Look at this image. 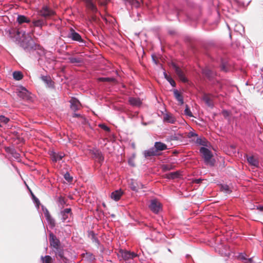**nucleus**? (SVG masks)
I'll use <instances>...</instances> for the list:
<instances>
[{
  "label": "nucleus",
  "mask_w": 263,
  "mask_h": 263,
  "mask_svg": "<svg viewBox=\"0 0 263 263\" xmlns=\"http://www.w3.org/2000/svg\"><path fill=\"white\" fill-rule=\"evenodd\" d=\"M37 13L40 16L44 18L45 20L49 19L56 14L55 11L47 5H44L37 11Z\"/></svg>",
  "instance_id": "f257e3e1"
},
{
  "label": "nucleus",
  "mask_w": 263,
  "mask_h": 263,
  "mask_svg": "<svg viewBox=\"0 0 263 263\" xmlns=\"http://www.w3.org/2000/svg\"><path fill=\"white\" fill-rule=\"evenodd\" d=\"M199 152L201 154L206 164L210 165V166L214 165V161L211 160V158L213 157V154L209 149L202 146L200 148Z\"/></svg>",
  "instance_id": "f03ea898"
},
{
  "label": "nucleus",
  "mask_w": 263,
  "mask_h": 263,
  "mask_svg": "<svg viewBox=\"0 0 263 263\" xmlns=\"http://www.w3.org/2000/svg\"><path fill=\"white\" fill-rule=\"evenodd\" d=\"M61 216V220L63 222H69L72 215L71 209L70 208H66L60 212Z\"/></svg>",
  "instance_id": "7ed1b4c3"
},
{
  "label": "nucleus",
  "mask_w": 263,
  "mask_h": 263,
  "mask_svg": "<svg viewBox=\"0 0 263 263\" xmlns=\"http://www.w3.org/2000/svg\"><path fill=\"white\" fill-rule=\"evenodd\" d=\"M149 208L153 213L157 214L161 210V204L157 199H154L151 200Z\"/></svg>",
  "instance_id": "20e7f679"
},
{
  "label": "nucleus",
  "mask_w": 263,
  "mask_h": 263,
  "mask_svg": "<svg viewBox=\"0 0 263 263\" xmlns=\"http://www.w3.org/2000/svg\"><path fill=\"white\" fill-rule=\"evenodd\" d=\"M67 37L71 39L74 41L85 43L81 36L78 33L76 32L72 28L70 29V31L67 35Z\"/></svg>",
  "instance_id": "39448f33"
},
{
  "label": "nucleus",
  "mask_w": 263,
  "mask_h": 263,
  "mask_svg": "<svg viewBox=\"0 0 263 263\" xmlns=\"http://www.w3.org/2000/svg\"><path fill=\"white\" fill-rule=\"evenodd\" d=\"M49 242L51 246L55 250L59 249L61 247V243L59 239L51 232L49 233Z\"/></svg>",
  "instance_id": "423d86ee"
},
{
  "label": "nucleus",
  "mask_w": 263,
  "mask_h": 263,
  "mask_svg": "<svg viewBox=\"0 0 263 263\" xmlns=\"http://www.w3.org/2000/svg\"><path fill=\"white\" fill-rule=\"evenodd\" d=\"M119 253L120 255H121L122 258L125 260L133 259L137 256L136 253L127 250H120Z\"/></svg>",
  "instance_id": "0eeeda50"
},
{
  "label": "nucleus",
  "mask_w": 263,
  "mask_h": 263,
  "mask_svg": "<svg viewBox=\"0 0 263 263\" xmlns=\"http://www.w3.org/2000/svg\"><path fill=\"white\" fill-rule=\"evenodd\" d=\"M17 96L23 100H29L30 98V93L26 88L22 86L18 88Z\"/></svg>",
  "instance_id": "6e6552de"
},
{
  "label": "nucleus",
  "mask_w": 263,
  "mask_h": 263,
  "mask_svg": "<svg viewBox=\"0 0 263 263\" xmlns=\"http://www.w3.org/2000/svg\"><path fill=\"white\" fill-rule=\"evenodd\" d=\"M172 66L173 68L174 69L176 74H177L180 80L184 82H186L187 79L185 78L183 73V72L182 71V70L178 66H177V65L174 63H172Z\"/></svg>",
  "instance_id": "1a4fd4ad"
},
{
  "label": "nucleus",
  "mask_w": 263,
  "mask_h": 263,
  "mask_svg": "<svg viewBox=\"0 0 263 263\" xmlns=\"http://www.w3.org/2000/svg\"><path fill=\"white\" fill-rule=\"evenodd\" d=\"M70 103V108L74 111L79 109L81 105L80 101L76 98H72L69 101Z\"/></svg>",
  "instance_id": "9d476101"
},
{
  "label": "nucleus",
  "mask_w": 263,
  "mask_h": 263,
  "mask_svg": "<svg viewBox=\"0 0 263 263\" xmlns=\"http://www.w3.org/2000/svg\"><path fill=\"white\" fill-rule=\"evenodd\" d=\"M83 1L85 3L87 8L92 12L97 13L98 12L97 8L92 0H83Z\"/></svg>",
  "instance_id": "9b49d317"
},
{
  "label": "nucleus",
  "mask_w": 263,
  "mask_h": 263,
  "mask_svg": "<svg viewBox=\"0 0 263 263\" xmlns=\"http://www.w3.org/2000/svg\"><path fill=\"white\" fill-rule=\"evenodd\" d=\"M28 37L25 39V40H23L20 42V45L22 47H23L25 50H26L30 47H31V45L30 43V41H31L32 39L31 37L29 35V34H27Z\"/></svg>",
  "instance_id": "f8f14e48"
},
{
  "label": "nucleus",
  "mask_w": 263,
  "mask_h": 263,
  "mask_svg": "<svg viewBox=\"0 0 263 263\" xmlns=\"http://www.w3.org/2000/svg\"><path fill=\"white\" fill-rule=\"evenodd\" d=\"M163 121L171 124H174L176 122L175 117L170 113H165L163 115Z\"/></svg>",
  "instance_id": "ddd939ff"
},
{
  "label": "nucleus",
  "mask_w": 263,
  "mask_h": 263,
  "mask_svg": "<svg viewBox=\"0 0 263 263\" xmlns=\"http://www.w3.org/2000/svg\"><path fill=\"white\" fill-rule=\"evenodd\" d=\"M143 155L145 158H147L158 155L159 154L156 153V148H154V147H152L149 149L144 151L143 152Z\"/></svg>",
  "instance_id": "4468645a"
},
{
  "label": "nucleus",
  "mask_w": 263,
  "mask_h": 263,
  "mask_svg": "<svg viewBox=\"0 0 263 263\" xmlns=\"http://www.w3.org/2000/svg\"><path fill=\"white\" fill-rule=\"evenodd\" d=\"M154 148H156V152L158 153V151H161L167 149V146L165 144L161 142H156Z\"/></svg>",
  "instance_id": "2eb2a0df"
},
{
  "label": "nucleus",
  "mask_w": 263,
  "mask_h": 263,
  "mask_svg": "<svg viewBox=\"0 0 263 263\" xmlns=\"http://www.w3.org/2000/svg\"><path fill=\"white\" fill-rule=\"evenodd\" d=\"M33 26L42 28L43 26L47 25L46 20L43 19H37L32 21Z\"/></svg>",
  "instance_id": "dca6fc26"
},
{
  "label": "nucleus",
  "mask_w": 263,
  "mask_h": 263,
  "mask_svg": "<svg viewBox=\"0 0 263 263\" xmlns=\"http://www.w3.org/2000/svg\"><path fill=\"white\" fill-rule=\"evenodd\" d=\"M231 25H234V30L235 32H239L240 34L244 32V28L240 23L232 22Z\"/></svg>",
  "instance_id": "f3484780"
},
{
  "label": "nucleus",
  "mask_w": 263,
  "mask_h": 263,
  "mask_svg": "<svg viewBox=\"0 0 263 263\" xmlns=\"http://www.w3.org/2000/svg\"><path fill=\"white\" fill-rule=\"evenodd\" d=\"M128 101L130 105L134 106H139L142 103L141 100L138 98H129Z\"/></svg>",
  "instance_id": "a211bd4d"
},
{
  "label": "nucleus",
  "mask_w": 263,
  "mask_h": 263,
  "mask_svg": "<svg viewBox=\"0 0 263 263\" xmlns=\"http://www.w3.org/2000/svg\"><path fill=\"white\" fill-rule=\"evenodd\" d=\"M41 79L49 87L53 86V82L51 80V78L49 76H41Z\"/></svg>",
  "instance_id": "6ab92c4d"
},
{
  "label": "nucleus",
  "mask_w": 263,
  "mask_h": 263,
  "mask_svg": "<svg viewBox=\"0 0 263 263\" xmlns=\"http://www.w3.org/2000/svg\"><path fill=\"white\" fill-rule=\"evenodd\" d=\"M130 187L133 191L138 192V189H142L143 187V185L140 182H137L132 180L130 184Z\"/></svg>",
  "instance_id": "aec40b11"
},
{
  "label": "nucleus",
  "mask_w": 263,
  "mask_h": 263,
  "mask_svg": "<svg viewBox=\"0 0 263 263\" xmlns=\"http://www.w3.org/2000/svg\"><path fill=\"white\" fill-rule=\"evenodd\" d=\"M16 21L19 24H22L24 23H30V20L24 15H17Z\"/></svg>",
  "instance_id": "412c9836"
},
{
  "label": "nucleus",
  "mask_w": 263,
  "mask_h": 263,
  "mask_svg": "<svg viewBox=\"0 0 263 263\" xmlns=\"http://www.w3.org/2000/svg\"><path fill=\"white\" fill-rule=\"evenodd\" d=\"M174 95L175 99L178 101L180 105H182L184 103L183 98L181 93L178 91L177 89L174 90Z\"/></svg>",
  "instance_id": "4be33fe9"
},
{
  "label": "nucleus",
  "mask_w": 263,
  "mask_h": 263,
  "mask_svg": "<svg viewBox=\"0 0 263 263\" xmlns=\"http://www.w3.org/2000/svg\"><path fill=\"white\" fill-rule=\"evenodd\" d=\"M122 195V192L121 190H116L111 193L110 197L115 201H118L120 199Z\"/></svg>",
  "instance_id": "5701e85b"
},
{
  "label": "nucleus",
  "mask_w": 263,
  "mask_h": 263,
  "mask_svg": "<svg viewBox=\"0 0 263 263\" xmlns=\"http://www.w3.org/2000/svg\"><path fill=\"white\" fill-rule=\"evenodd\" d=\"M248 163L252 166L258 167L259 165V162L258 160L255 158L253 156H248L247 158Z\"/></svg>",
  "instance_id": "b1692460"
},
{
  "label": "nucleus",
  "mask_w": 263,
  "mask_h": 263,
  "mask_svg": "<svg viewBox=\"0 0 263 263\" xmlns=\"http://www.w3.org/2000/svg\"><path fill=\"white\" fill-rule=\"evenodd\" d=\"M125 4L128 3L132 7H135L136 8L140 7L141 5V3L137 0H123Z\"/></svg>",
  "instance_id": "393cba45"
},
{
  "label": "nucleus",
  "mask_w": 263,
  "mask_h": 263,
  "mask_svg": "<svg viewBox=\"0 0 263 263\" xmlns=\"http://www.w3.org/2000/svg\"><path fill=\"white\" fill-rule=\"evenodd\" d=\"M196 143L204 146H208V141L204 137H198L196 140Z\"/></svg>",
  "instance_id": "a878e982"
},
{
  "label": "nucleus",
  "mask_w": 263,
  "mask_h": 263,
  "mask_svg": "<svg viewBox=\"0 0 263 263\" xmlns=\"http://www.w3.org/2000/svg\"><path fill=\"white\" fill-rule=\"evenodd\" d=\"M93 157L97 158L99 161L103 160V157L102 153L98 149H94L92 151Z\"/></svg>",
  "instance_id": "bb28decb"
},
{
  "label": "nucleus",
  "mask_w": 263,
  "mask_h": 263,
  "mask_svg": "<svg viewBox=\"0 0 263 263\" xmlns=\"http://www.w3.org/2000/svg\"><path fill=\"white\" fill-rule=\"evenodd\" d=\"M65 154L63 153H54L52 157V160L54 161H58L61 160L64 157Z\"/></svg>",
  "instance_id": "cd10ccee"
},
{
  "label": "nucleus",
  "mask_w": 263,
  "mask_h": 263,
  "mask_svg": "<svg viewBox=\"0 0 263 263\" xmlns=\"http://www.w3.org/2000/svg\"><path fill=\"white\" fill-rule=\"evenodd\" d=\"M163 75H164V78L170 83V84L173 87H175L176 85L175 82L170 76H169L167 74L166 72L165 71L163 72Z\"/></svg>",
  "instance_id": "c85d7f7f"
},
{
  "label": "nucleus",
  "mask_w": 263,
  "mask_h": 263,
  "mask_svg": "<svg viewBox=\"0 0 263 263\" xmlns=\"http://www.w3.org/2000/svg\"><path fill=\"white\" fill-rule=\"evenodd\" d=\"M13 77L15 80L19 81L23 78V75L21 71H15L13 72Z\"/></svg>",
  "instance_id": "c756f323"
},
{
  "label": "nucleus",
  "mask_w": 263,
  "mask_h": 263,
  "mask_svg": "<svg viewBox=\"0 0 263 263\" xmlns=\"http://www.w3.org/2000/svg\"><path fill=\"white\" fill-rule=\"evenodd\" d=\"M179 173L178 172H171L166 175V178L168 179H175L178 178Z\"/></svg>",
  "instance_id": "7c9ffc66"
},
{
  "label": "nucleus",
  "mask_w": 263,
  "mask_h": 263,
  "mask_svg": "<svg viewBox=\"0 0 263 263\" xmlns=\"http://www.w3.org/2000/svg\"><path fill=\"white\" fill-rule=\"evenodd\" d=\"M68 60L71 63H80L82 62V59L79 57H70Z\"/></svg>",
  "instance_id": "2f4dec72"
},
{
  "label": "nucleus",
  "mask_w": 263,
  "mask_h": 263,
  "mask_svg": "<svg viewBox=\"0 0 263 263\" xmlns=\"http://www.w3.org/2000/svg\"><path fill=\"white\" fill-rule=\"evenodd\" d=\"M57 202L59 204V206L61 207H63L64 204L66 203L65 198L61 196L58 197Z\"/></svg>",
  "instance_id": "473e14b6"
},
{
  "label": "nucleus",
  "mask_w": 263,
  "mask_h": 263,
  "mask_svg": "<svg viewBox=\"0 0 263 263\" xmlns=\"http://www.w3.org/2000/svg\"><path fill=\"white\" fill-rule=\"evenodd\" d=\"M221 190L226 194H230L231 192V190L230 189L229 186L227 184L222 185L221 186Z\"/></svg>",
  "instance_id": "72a5a7b5"
},
{
  "label": "nucleus",
  "mask_w": 263,
  "mask_h": 263,
  "mask_svg": "<svg viewBox=\"0 0 263 263\" xmlns=\"http://www.w3.org/2000/svg\"><path fill=\"white\" fill-rule=\"evenodd\" d=\"M98 80L101 82H114L115 81V79L112 78L102 77L99 78Z\"/></svg>",
  "instance_id": "f704fd0d"
},
{
  "label": "nucleus",
  "mask_w": 263,
  "mask_h": 263,
  "mask_svg": "<svg viewBox=\"0 0 263 263\" xmlns=\"http://www.w3.org/2000/svg\"><path fill=\"white\" fill-rule=\"evenodd\" d=\"M41 259H42L43 263H50L51 257L49 255H46L44 257L42 256Z\"/></svg>",
  "instance_id": "c9c22d12"
},
{
  "label": "nucleus",
  "mask_w": 263,
  "mask_h": 263,
  "mask_svg": "<svg viewBox=\"0 0 263 263\" xmlns=\"http://www.w3.org/2000/svg\"><path fill=\"white\" fill-rule=\"evenodd\" d=\"M184 114L190 117L193 116L190 109L187 105H186V107L184 109Z\"/></svg>",
  "instance_id": "e433bc0d"
},
{
  "label": "nucleus",
  "mask_w": 263,
  "mask_h": 263,
  "mask_svg": "<svg viewBox=\"0 0 263 263\" xmlns=\"http://www.w3.org/2000/svg\"><path fill=\"white\" fill-rule=\"evenodd\" d=\"M56 254H57L61 258H62L64 256V252L63 249L61 247L59 249H56L54 250Z\"/></svg>",
  "instance_id": "4c0bfd02"
},
{
  "label": "nucleus",
  "mask_w": 263,
  "mask_h": 263,
  "mask_svg": "<svg viewBox=\"0 0 263 263\" xmlns=\"http://www.w3.org/2000/svg\"><path fill=\"white\" fill-rule=\"evenodd\" d=\"M64 178L68 182H71L72 180V177L70 176V174L68 172H66V173H65L64 175Z\"/></svg>",
  "instance_id": "58836bf2"
},
{
  "label": "nucleus",
  "mask_w": 263,
  "mask_h": 263,
  "mask_svg": "<svg viewBox=\"0 0 263 263\" xmlns=\"http://www.w3.org/2000/svg\"><path fill=\"white\" fill-rule=\"evenodd\" d=\"M9 121V119L4 116H0V122L4 124H7Z\"/></svg>",
  "instance_id": "ea45409f"
},
{
  "label": "nucleus",
  "mask_w": 263,
  "mask_h": 263,
  "mask_svg": "<svg viewBox=\"0 0 263 263\" xmlns=\"http://www.w3.org/2000/svg\"><path fill=\"white\" fill-rule=\"evenodd\" d=\"M46 220L51 228H53L55 226L54 220L51 217L49 218L46 219Z\"/></svg>",
  "instance_id": "a19ab883"
},
{
  "label": "nucleus",
  "mask_w": 263,
  "mask_h": 263,
  "mask_svg": "<svg viewBox=\"0 0 263 263\" xmlns=\"http://www.w3.org/2000/svg\"><path fill=\"white\" fill-rule=\"evenodd\" d=\"M203 101L205 102V103L208 105L209 106H212L213 105L211 103V100L208 97H204L203 98Z\"/></svg>",
  "instance_id": "79ce46f5"
},
{
  "label": "nucleus",
  "mask_w": 263,
  "mask_h": 263,
  "mask_svg": "<svg viewBox=\"0 0 263 263\" xmlns=\"http://www.w3.org/2000/svg\"><path fill=\"white\" fill-rule=\"evenodd\" d=\"M162 169L164 171H170L173 169V166L172 165L165 164L163 165Z\"/></svg>",
  "instance_id": "37998d69"
},
{
  "label": "nucleus",
  "mask_w": 263,
  "mask_h": 263,
  "mask_svg": "<svg viewBox=\"0 0 263 263\" xmlns=\"http://www.w3.org/2000/svg\"><path fill=\"white\" fill-rule=\"evenodd\" d=\"M99 126L105 131L109 132L110 130L109 128L104 124H100Z\"/></svg>",
  "instance_id": "c03bdc74"
},
{
  "label": "nucleus",
  "mask_w": 263,
  "mask_h": 263,
  "mask_svg": "<svg viewBox=\"0 0 263 263\" xmlns=\"http://www.w3.org/2000/svg\"><path fill=\"white\" fill-rule=\"evenodd\" d=\"M219 253L221 254L222 256H224L229 257L230 256V252L229 251V250H226L224 252L221 251V252H219Z\"/></svg>",
  "instance_id": "a18cd8bd"
},
{
  "label": "nucleus",
  "mask_w": 263,
  "mask_h": 263,
  "mask_svg": "<svg viewBox=\"0 0 263 263\" xmlns=\"http://www.w3.org/2000/svg\"><path fill=\"white\" fill-rule=\"evenodd\" d=\"M86 255L87 256V257L90 260H93L95 258V256L92 254L90 253H86Z\"/></svg>",
  "instance_id": "49530a36"
},
{
  "label": "nucleus",
  "mask_w": 263,
  "mask_h": 263,
  "mask_svg": "<svg viewBox=\"0 0 263 263\" xmlns=\"http://www.w3.org/2000/svg\"><path fill=\"white\" fill-rule=\"evenodd\" d=\"M44 213L46 219L49 218L50 217H51L49 211L46 209H45V211H44Z\"/></svg>",
  "instance_id": "de8ad7c7"
},
{
  "label": "nucleus",
  "mask_w": 263,
  "mask_h": 263,
  "mask_svg": "<svg viewBox=\"0 0 263 263\" xmlns=\"http://www.w3.org/2000/svg\"><path fill=\"white\" fill-rule=\"evenodd\" d=\"M222 114L224 118H227L229 116L230 112L228 110H223L222 111Z\"/></svg>",
  "instance_id": "09e8293b"
},
{
  "label": "nucleus",
  "mask_w": 263,
  "mask_h": 263,
  "mask_svg": "<svg viewBox=\"0 0 263 263\" xmlns=\"http://www.w3.org/2000/svg\"><path fill=\"white\" fill-rule=\"evenodd\" d=\"M92 241L95 242V243H97L98 245L100 244V241L99 239L95 236V234H93L92 235Z\"/></svg>",
  "instance_id": "8fccbe9b"
},
{
  "label": "nucleus",
  "mask_w": 263,
  "mask_h": 263,
  "mask_svg": "<svg viewBox=\"0 0 263 263\" xmlns=\"http://www.w3.org/2000/svg\"><path fill=\"white\" fill-rule=\"evenodd\" d=\"M188 136L189 138L192 137H197V134L193 132H190L189 133Z\"/></svg>",
  "instance_id": "3c124183"
},
{
  "label": "nucleus",
  "mask_w": 263,
  "mask_h": 263,
  "mask_svg": "<svg viewBox=\"0 0 263 263\" xmlns=\"http://www.w3.org/2000/svg\"><path fill=\"white\" fill-rule=\"evenodd\" d=\"M238 257L241 260H246V259L245 254L240 253Z\"/></svg>",
  "instance_id": "603ef678"
},
{
  "label": "nucleus",
  "mask_w": 263,
  "mask_h": 263,
  "mask_svg": "<svg viewBox=\"0 0 263 263\" xmlns=\"http://www.w3.org/2000/svg\"><path fill=\"white\" fill-rule=\"evenodd\" d=\"M98 2L101 5H105L106 4V3H107V2L109 1V0H103V2H101L100 0H98Z\"/></svg>",
  "instance_id": "864d4df0"
},
{
  "label": "nucleus",
  "mask_w": 263,
  "mask_h": 263,
  "mask_svg": "<svg viewBox=\"0 0 263 263\" xmlns=\"http://www.w3.org/2000/svg\"><path fill=\"white\" fill-rule=\"evenodd\" d=\"M12 154H13V156L14 157H15V158H17L19 157V154L16 153L15 152H14V153H12Z\"/></svg>",
  "instance_id": "5fc2aeb1"
},
{
  "label": "nucleus",
  "mask_w": 263,
  "mask_h": 263,
  "mask_svg": "<svg viewBox=\"0 0 263 263\" xmlns=\"http://www.w3.org/2000/svg\"><path fill=\"white\" fill-rule=\"evenodd\" d=\"M257 209L260 211H263V205H259L257 206Z\"/></svg>",
  "instance_id": "6e6d98bb"
},
{
  "label": "nucleus",
  "mask_w": 263,
  "mask_h": 263,
  "mask_svg": "<svg viewBox=\"0 0 263 263\" xmlns=\"http://www.w3.org/2000/svg\"><path fill=\"white\" fill-rule=\"evenodd\" d=\"M73 117H80L81 115L79 114L74 113L72 115Z\"/></svg>",
  "instance_id": "4d7b16f0"
},
{
  "label": "nucleus",
  "mask_w": 263,
  "mask_h": 263,
  "mask_svg": "<svg viewBox=\"0 0 263 263\" xmlns=\"http://www.w3.org/2000/svg\"><path fill=\"white\" fill-rule=\"evenodd\" d=\"M211 71L210 70H205L204 73L206 75H209Z\"/></svg>",
  "instance_id": "13d9d810"
},
{
  "label": "nucleus",
  "mask_w": 263,
  "mask_h": 263,
  "mask_svg": "<svg viewBox=\"0 0 263 263\" xmlns=\"http://www.w3.org/2000/svg\"><path fill=\"white\" fill-rule=\"evenodd\" d=\"M34 201L37 204L40 203V201L37 198H35V200H34Z\"/></svg>",
  "instance_id": "bf43d9fd"
},
{
  "label": "nucleus",
  "mask_w": 263,
  "mask_h": 263,
  "mask_svg": "<svg viewBox=\"0 0 263 263\" xmlns=\"http://www.w3.org/2000/svg\"><path fill=\"white\" fill-rule=\"evenodd\" d=\"M221 69L226 71H227V70L225 68V67L223 65L221 66Z\"/></svg>",
  "instance_id": "052dcab7"
},
{
  "label": "nucleus",
  "mask_w": 263,
  "mask_h": 263,
  "mask_svg": "<svg viewBox=\"0 0 263 263\" xmlns=\"http://www.w3.org/2000/svg\"><path fill=\"white\" fill-rule=\"evenodd\" d=\"M32 198L33 200H35V198H36L33 194H32Z\"/></svg>",
  "instance_id": "680f3d73"
},
{
  "label": "nucleus",
  "mask_w": 263,
  "mask_h": 263,
  "mask_svg": "<svg viewBox=\"0 0 263 263\" xmlns=\"http://www.w3.org/2000/svg\"><path fill=\"white\" fill-rule=\"evenodd\" d=\"M22 35L25 36H26V32H24Z\"/></svg>",
  "instance_id": "e2e57ef3"
},
{
  "label": "nucleus",
  "mask_w": 263,
  "mask_h": 263,
  "mask_svg": "<svg viewBox=\"0 0 263 263\" xmlns=\"http://www.w3.org/2000/svg\"><path fill=\"white\" fill-rule=\"evenodd\" d=\"M227 26H228V29L230 30V26H229L228 24H227Z\"/></svg>",
  "instance_id": "0e129e2a"
},
{
  "label": "nucleus",
  "mask_w": 263,
  "mask_h": 263,
  "mask_svg": "<svg viewBox=\"0 0 263 263\" xmlns=\"http://www.w3.org/2000/svg\"><path fill=\"white\" fill-rule=\"evenodd\" d=\"M153 61H154V62H155V63H156V60H155L154 58H153Z\"/></svg>",
  "instance_id": "69168bd1"
},
{
  "label": "nucleus",
  "mask_w": 263,
  "mask_h": 263,
  "mask_svg": "<svg viewBox=\"0 0 263 263\" xmlns=\"http://www.w3.org/2000/svg\"><path fill=\"white\" fill-rule=\"evenodd\" d=\"M168 251L169 252H171V251L170 249H168Z\"/></svg>",
  "instance_id": "338daca9"
},
{
  "label": "nucleus",
  "mask_w": 263,
  "mask_h": 263,
  "mask_svg": "<svg viewBox=\"0 0 263 263\" xmlns=\"http://www.w3.org/2000/svg\"><path fill=\"white\" fill-rule=\"evenodd\" d=\"M131 165H132V166H134V165L133 164V163H131Z\"/></svg>",
  "instance_id": "774afa93"
}]
</instances>
